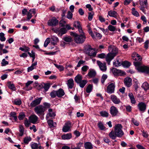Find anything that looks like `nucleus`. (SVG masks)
Returning a JSON list of instances; mask_svg holds the SVG:
<instances>
[{
	"mask_svg": "<svg viewBox=\"0 0 149 149\" xmlns=\"http://www.w3.org/2000/svg\"><path fill=\"white\" fill-rule=\"evenodd\" d=\"M122 125L120 124H117L114 127V131H112L109 134V137L112 139H115L117 137H120L124 134L122 129Z\"/></svg>",
	"mask_w": 149,
	"mask_h": 149,
	"instance_id": "f257e3e1",
	"label": "nucleus"
},
{
	"mask_svg": "<svg viewBox=\"0 0 149 149\" xmlns=\"http://www.w3.org/2000/svg\"><path fill=\"white\" fill-rule=\"evenodd\" d=\"M70 35L74 37L75 42L77 43H82L84 42L86 37L84 34L78 35L75 33L70 32Z\"/></svg>",
	"mask_w": 149,
	"mask_h": 149,
	"instance_id": "f03ea898",
	"label": "nucleus"
},
{
	"mask_svg": "<svg viewBox=\"0 0 149 149\" xmlns=\"http://www.w3.org/2000/svg\"><path fill=\"white\" fill-rule=\"evenodd\" d=\"M36 113L39 116H43L45 111L42 105H39L35 107L34 109Z\"/></svg>",
	"mask_w": 149,
	"mask_h": 149,
	"instance_id": "7ed1b4c3",
	"label": "nucleus"
},
{
	"mask_svg": "<svg viewBox=\"0 0 149 149\" xmlns=\"http://www.w3.org/2000/svg\"><path fill=\"white\" fill-rule=\"evenodd\" d=\"M109 53L116 56L118 52L117 48L113 45H111L109 46L108 48Z\"/></svg>",
	"mask_w": 149,
	"mask_h": 149,
	"instance_id": "20e7f679",
	"label": "nucleus"
},
{
	"mask_svg": "<svg viewBox=\"0 0 149 149\" xmlns=\"http://www.w3.org/2000/svg\"><path fill=\"white\" fill-rule=\"evenodd\" d=\"M111 72L115 76H123L125 74L123 71L116 68H113L111 69Z\"/></svg>",
	"mask_w": 149,
	"mask_h": 149,
	"instance_id": "39448f33",
	"label": "nucleus"
},
{
	"mask_svg": "<svg viewBox=\"0 0 149 149\" xmlns=\"http://www.w3.org/2000/svg\"><path fill=\"white\" fill-rule=\"evenodd\" d=\"M58 21L55 17H53L48 21V25L50 26H55L58 24Z\"/></svg>",
	"mask_w": 149,
	"mask_h": 149,
	"instance_id": "423d86ee",
	"label": "nucleus"
},
{
	"mask_svg": "<svg viewBox=\"0 0 149 149\" xmlns=\"http://www.w3.org/2000/svg\"><path fill=\"white\" fill-rule=\"evenodd\" d=\"M71 127V123L69 122H67L65 123V125L63 126L62 130L65 132L70 131Z\"/></svg>",
	"mask_w": 149,
	"mask_h": 149,
	"instance_id": "0eeeda50",
	"label": "nucleus"
},
{
	"mask_svg": "<svg viewBox=\"0 0 149 149\" xmlns=\"http://www.w3.org/2000/svg\"><path fill=\"white\" fill-rule=\"evenodd\" d=\"M97 63L102 71L105 72L107 70V68L105 63H102L99 61H97Z\"/></svg>",
	"mask_w": 149,
	"mask_h": 149,
	"instance_id": "6e6552de",
	"label": "nucleus"
},
{
	"mask_svg": "<svg viewBox=\"0 0 149 149\" xmlns=\"http://www.w3.org/2000/svg\"><path fill=\"white\" fill-rule=\"evenodd\" d=\"M110 111L112 116H117L118 113V109L114 106H112L111 107Z\"/></svg>",
	"mask_w": 149,
	"mask_h": 149,
	"instance_id": "1a4fd4ad",
	"label": "nucleus"
},
{
	"mask_svg": "<svg viewBox=\"0 0 149 149\" xmlns=\"http://www.w3.org/2000/svg\"><path fill=\"white\" fill-rule=\"evenodd\" d=\"M38 117L35 115L33 114L29 117V120L30 123L35 124L38 121Z\"/></svg>",
	"mask_w": 149,
	"mask_h": 149,
	"instance_id": "9d476101",
	"label": "nucleus"
},
{
	"mask_svg": "<svg viewBox=\"0 0 149 149\" xmlns=\"http://www.w3.org/2000/svg\"><path fill=\"white\" fill-rule=\"evenodd\" d=\"M115 84L113 83H111L109 84L107 87V92L109 93H113L114 91Z\"/></svg>",
	"mask_w": 149,
	"mask_h": 149,
	"instance_id": "9b49d317",
	"label": "nucleus"
},
{
	"mask_svg": "<svg viewBox=\"0 0 149 149\" xmlns=\"http://www.w3.org/2000/svg\"><path fill=\"white\" fill-rule=\"evenodd\" d=\"M110 98L112 102L115 104H118L120 102V99L114 95H111Z\"/></svg>",
	"mask_w": 149,
	"mask_h": 149,
	"instance_id": "f8f14e48",
	"label": "nucleus"
},
{
	"mask_svg": "<svg viewBox=\"0 0 149 149\" xmlns=\"http://www.w3.org/2000/svg\"><path fill=\"white\" fill-rule=\"evenodd\" d=\"M42 98V97H40L36 99L31 103V106L32 107H34L39 104Z\"/></svg>",
	"mask_w": 149,
	"mask_h": 149,
	"instance_id": "ddd939ff",
	"label": "nucleus"
},
{
	"mask_svg": "<svg viewBox=\"0 0 149 149\" xmlns=\"http://www.w3.org/2000/svg\"><path fill=\"white\" fill-rule=\"evenodd\" d=\"M86 53L89 56L93 57L95 56L96 54V53L94 49L92 48H89L88 49Z\"/></svg>",
	"mask_w": 149,
	"mask_h": 149,
	"instance_id": "4468645a",
	"label": "nucleus"
},
{
	"mask_svg": "<svg viewBox=\"0 0 149 149\" xmlns=\"http://www.w3.org/2000/svg\"><path fill=\"white\" fill-rule=\"evenodd\" d=\"M124 83L127 87H130L132 84V79L130 77H127L124 79Z\"/></svg>",
	"mask_w": 149,
	"mask_h": 149,
	"instance_id": "2eb2a0df",
	"label": "nucleus"
},
{
	"mask_svg": "<svg viewBox=\"0 0 149 149\" xmlns=\"http://www.w3.org/2000/svg\"><path fill=\"white\" fill-rule=\"evenodd\" d=\"M116 56L111 54V53H108L106 56V61L108 63V64H110V61L114 58Z\"/></svg>",
	"mask_w": 149,
	"mask_h": 149,
	"instance_id": "dca6fc26",
	"label": "nucleus"
},
{
	"mask_svg": "<svg viewBox=\"0 0 149 149\" xmlns=\"http://www.w3.org/2000/svg\"><path fill=\"white\" fill-rule=\"evenodd\" d=\"M138 107L140 111H144L146 109V105L144 103L141 102L138 104Z\"/></svg>",
	"mask_w": 149,
	"mask_h": 149,
	"instance_id": "f3484780",
	"label": "nucleus"
},
{
	"mask_svg": "<svg viewBox=\"0 0 149 149\" xmlns=\"http://www.w3.org/2000/svg\"><path fill=\"white\" fill-rule=\"evenodd\" d=\"M108 14L110 16L114 17L116 19L117 18L118 15V14L116 11L112 10L108 11Z\"/></svg>",
	"mask_w": 149,
	"mask_h": 149,
	"instance_id": "a211bd4d",
	"label": "nucleus"
},
{
	"mask_svg": "<svg viewBox=\"0 0 149 149\" xmlns=\"http://www.w3.org/2000/svg\"><path fill=\"white\" fill-rule=\"evenodd\" d=\"M52 30L55 32L57 33V32H59L62 35L65 33L67 32V30L65 28H62L60 29H58L57 30H54V29H53Z\"/></svg>",
	"mask_w": 149,
	"mask_h": 149,
	"instance_id": "6ab92c4d",
	"label": "nucleus"
},
{
	"mask_svg": "<svg viewBox=\"0 0 149 149\" xmlns=\"http://www.w3.org/2000/svg\"><path fill=\"white\" fill-rule=\"evenodd\" d=\"M48 113L46 116V119H48V118L49 117H52L55 116H56L55 113L52 111V110L51 109H48Z\"/></svg>",
	"mask_w": 149,
	"mask_h": 149,
	"instance_id": "aec40b11",
	"label": "nucleus"
},
{
	"mask_svg": "<svg viewBox=\"0 0 149 149\" xmlns=\"http://www.w3.org/2000/svg\"><path fill=\"white\" fill-rule=\"evenodd\" d=\"M33 82V81H29L26 83V86L24 88V89L26 91H29L31 90L32 87L29 86V85L32 84Z\"/></svg>",
	"mask_w": 149,
	"mask_h": 149,
	"instance_id": "412c9836",
	"label": "nucleus"
},
{
	"mask_svg": "<svg viewBox=\"0 0 149 149\" xmlns=\"http://www.w3.org/2000/svg\"><path fill=\"white\" fill-rule=\"evenodd\" d=\"M67 85L68 88L72 89L74 85V82L73 80L72 79H70L68 81Z\"/></svg>",
	"mask_w": 149,
	"mask_h": 149,
	"instance_id": "4be33fe9",
	"label": "nucleus"
},
{
	"mask_svg": "<svg viewBox=\"0 0 149 149\" xmlns=\"http://www.w3.org/2000/svg\"><path fill=\"white\" fill-rule=\"evenodd\" d=\"M91 24H88L87 27L88 29V31L89 33V34L91 36L92 38L93 39L95 38V35L93 34V31L91 30V27H90Z\"/></svg>",
	"mask_w": 149,
	"mask_h": 149,
	"instance_id": "5701e85b",
	"label": "nucleus"
},
{
	"mask_svg": "<svg viewBox=\"0 0 149 149\" xmlns=\"http://www.w3.org/2000/svg\"><path fill=\"white\" fill-rule=\"evenodd\" d=\"M140 62V61H138L134 62V65L135 66L136 69L139 72L141 71V68H142L143 67V66H140L141 63Z\"/></svg>",
	"mask_w": 149,
	"mask_h": 149,
	"instance_id": "b1692460",
	"label": "nucleus"
},
{
	"mask_svg": "<svg viewBox=\"0 0 149 149\" xmlns=\"http://www.w3.org/2000/svg\"><path fill=\"white\" fill-rule=\"evenodd\" d=\"M57 96L58 97H61L65 95L64 91L61 88L59 89L56 91Z\"/></svg>",
	"mask_w": 149,
	"mask_h": 149,
	"instance_id": "393cba45",
	"label": "nucleus"
},
{
	"mask_svg": "<svg viewBox=\"0 0 149 149\" xmlns=\"http://www.w3.org/2000/svg\"><path fill=\"white\" fill-rule=\"evenodd\" d=\"M72 137V134L71 133L64 134L61 136L62 139L63 140L69 139H70Z\"/></svg>",
	"mask_w": 149,
	"mask_h": 149,
	"instance_id": "a878e982",
	"label": "nucleus"
},
{
	"mask_svg": "<svg viewBox=\"0 0 149 149\" xmlns=\"http://www.w3.org/2000/svg\"><path fill=\"white\" fill-rule=\"evenodd\" d=\"M58 41V38L54 36L52 37L51 43L53 45H55Z\"/></svg>",
	"mask_w": 149,
	"mask_h": 149,
	"instance_id": "bb28decb",
	"label": "nucleus"
},
{
	"mask_svg": "<svg viewBox=\"0 0 149 149\" xmlns=\"http://www.w3.org/2000/svg\"><path fill=\"white\" fill-rule=\"evenodd\" d=\"M141 71L140 72H145L149 75V67L147 66H143V68H141Z\"/></svg>",
	"mask_w": 149,
	"mask_h": 149,
	"instance_id": "cd10ccee",
	"label": "nucleus"
},
{
	"mask_svg": "<svg viewBox=\"0 0 149 149\" xmlns=\"http://www.w3.org/2000/svg\"><path fill=\"white\" fill-rule=\"evenodd\" d=\"M84 147L86 149H92L93 148L91 143L86 142L84 144Z\"/></svg>",
	"mask_w": 149,
	"mask_h": 149,
	"instance_id": "c85d7f7f",
	"label": "nucleus"
},
{
	"mask_svg": "<svg viewBox=\"0 0 149 149\" xmlns=\"http://www.w3.org/2000/svg\"><path fill=\"white\" fill-rule=\"evenodd\" d=\"M7 85L8 88L13 91H15L16 89L14 84L10 81H8L7 83Z\"/></svg>",
	"mask_w": 149,
	"mask_h": 149,
	"instance_id": "c756f323",
	"label": "nucleus"
},
{
	"mask_svg": "<svg viewBox=\"0 0 149 149\" xmlns=\"http://www.w3.org/2000/svg\"><path fill=\"white\" fill-rule=\"evenodd\" d=\"M19 131L20 132L19 136H22L23 135L24 133V127L22 125H19Z\"/></svg>",
	"mask_w": 149,
	"mask_h": 149,
	"instance_id": "7c9ffc66",
	"label": "nucleus"
},
{
	"mask_svg": "<svg viewBox=\"0 0 149 149\" xmlns=\"http://www.w3.org/2000/svg\"><path fill=\"white\" fill-rule=\"evenodd\" d=\"M82 77L80 74L77 75L75 78V81L77 83H79L82 80Z\"/></svg>",
	"mask_w": 149,
	"mask_h": 149,
	"instance_id": "2f4dec72",
	"label": "nucleus"
},
{
	"mask_svg": "<svg viewBox=\"0 0 149 149\" xmlns=\"http://www.w3.org/2000/svg\"><path fill=\"white\" fill-rule=\"evenodd\" d=\"M47 123L50 127L52 128L56 127V123H54L53 121L52 120H48Z\"/></svg>",
	"mask_w": 149,
	"mask_h": 149,
	"instance_id": "473e14b6",
	"label": "nucleus"
},
{
	"mask_svg": "<svg viewBox=\"0 0 149 149\" xmlns=\"http://www.w3.org/2000/svg\"><path fill=\"white\" fill-rule=\"evenodd\" d=\"M37 64V62H35L33 63L30 67L28 68L27 71L28 72H30V71L32 70L33 69L35 68V67Z\"/></svg>",
	"mask_w": 149,
	"mask_h": 149,
	"instance_id": "72a5a7b5",
	"label": "nucleus"
},
{
	"mask_svg": "<svg viewBox=\"0 0 149 149\" xmlns=\"http://www.w3.org/2000/svg\"><path fill=\"white\" fill-rule=\"evenodd\" d=\"M139 1L141 6H147L148 5L147 0H139Z\"/></svg>",
	"mask_w": 149,
	"mask_h": 149,
	"instance_id": "f704fd0d",
	"label": "nucleus"
},
{
	"mask_svg": "<svg viewBox=\"0 0 149 149\" xmlns=\"http://www.w3.org/2000/svg\"><path fill=\"white\" fill-rule=\"evenodd\" d=\"M100 114L102 117H108L109 115L108 112L106 111H100Z\"/></svg>",
	"mask_w": 149,
	"mask_h": 149,
	"instance_id": "c9c22d12",
	"label": "nucleus"
},
{
	"mask_svg": "<svg viewBox=\"0 0 149 149\" xmlns=\"http://www.w3.org/2000/svg\"><path fill=\"white\" fill-rule=\"evenodd\" d=\"M87 83V81L86 80H82L78 84H79L80 86L83 88L85 86Z\"/></svg>",
	"mask_w": 149,
	"mask_h": 149,
	"instance_id": "e433bc0d",
	"label": "nucleus"
},
{
	"mask_svg": "<svg viewBox=\"0 0 149 149\" xmlns=\"http://www.w3.org/2000/svg\"><path fill=\"white\" fill-rule=\"evenodd\" d=\"M96 73L93 70H90L88 73V76L90 77H93L95 76Z\"/></svg>",
	"mask_w": 149,
	"mask_h": 149,
	"instance_id": "4c0bfd02",
	"label": "nucleus"
},
{
	"mask_svg": "<svg viewBox=\"0 0 149 149\" xmlns=\"http://www.w3.org/2000/svg\"><path fill=\"white\" fill-rule=\"evenodd\" d=\"M142 87L145 90H146L148 89L149 88V85L148 83L147 82H145L143 84Z\"/></svg>",
	"mask_w": 149,
	"mask_h": 149,
	"instance_id": "58836bf2",
	"label": "nucleus"
},
{
	"mask_svg": "<svg viewBox=\"0 0 149 149\" xmlns=\"http://www.w3.org/2000/svg\"><path fill=\"white\" fill-rule=\"evenodd\" d=\"M50 106L51 105L49 103L45 102L43 103V105H42V106L44 108L45 110V111L47 109L49 108L50 107Z\"/></svg>",
	"mask_w": 149,
	"mask_h": 149,
	"instance_id": "ea45409f",
	"label": "nucleus"
},
{
	"mask_svg": "<svg viewBox=\"0 0 149 149\" xmlns=\"http://www.w3.org/2000/svg\"><path fill=\"white\" fill-rule=\"evenodd\" d=\"M82 144L81 143H79L77 144V146L74 147H73V146H72L70 149H80Z\"/></svg>",
	"mask_w": 149,
	"mask_h": 149,
	"instance_id": "a19ab883",
	"label": "nucleus"
},
{
	"mask_svg": "<svg viewBox=\"0 0 149 149\" xmlns=\"http://www.w3.org/2000/svg\"><path fill=\"white\" fill-rule=\"evenodd\" d=\"M31 138L30 136H27L24 138V143L28 144L29 142L31 141Z\"/></svg>",
	"mask_w": 149,
	"mask_h": 149,
	"instance_id": "79ce46f5",
	"label": "nucleus"
},
{
	"mask_svg": "<svg viewBox=\"0 0 149 149\" xmlns=\"http://www.w3.org/2000/svg\"><path fill=\"white\" fill-rule=\"evenodd\" d=\"M108 29L111 31L113 32L116 31V27L113 26L111 25H109L108 27Z\"/></svg>",
	"mask_w": 149,
	"mask_h": 149,
	"instance_id": "37998d69",
	"label": "nucleus"
},
{
	"mask_svg": "<svg viewBox=\"0 0 149 149\" xmlns=\"http://www.w3.org/2000/svg\"><path fill=\"white\" fill-rule=\"evenodd\" d=\"M132 13L133 15L136 17H138L139 15L138 12L135 10L134 8H132Z\"/></svg>",
	"mask_w": 149,
	"mask_h": 149,
	"instance_id": "c03bdc74",
	"label": "nucleus"
},
{
	"mask_svg": "<svg viewBox=\"0 0 149 149\" xmlns=\"http://www.w3.org/2000/svg\"><path fill=\"white\" fill-rule=\"evenodd\" d=\"M74 26L75 27H77L78 29L80 28L81 26L79 22H75L73 24Z\"/></svg>",
	"mask_w": 149,
	"mask_h": 149,
	"instance_id": "a18cd8bd",
	"label": "nucleus"
},
{
	"mask_svg": "<svg viewBox=\"0 0 149 149\" xmlns=\"http://www.w3.org/2000/svg\"><path fill=\"white\" fill-rule=\"evenodd\" d=\"M31 146L32 149H38V146L37 143H32Z\"/></svg>",
	"mask_w": 149,
	"mask_h": 149,
	"instance_id": "49530a36",
	"label": "nucleus"
},
{
	"mask_svg": "<svg viewBox=\"0 0 149 149\" xmlns=\"http://www.w3.org/2000/svg\"><path fill=\"white\" fill-rule=\"evenodd\" d=\"M93 86L92 85L89 84L87 87L86 89V91L88 93H90L92 90Z\"/></svg>",
	"mask_w": 149,
	"mask_h": 149,
	"instance_id": "de8ad7c7",
	"label": "nucleus"
},
{
	"mask_svg": "<svg viewBox=\"0 0 149 149\" xmlns=\"http://www.w3.org/2000/svg\"><path fill=\"white\" fill-rule=\"evenodd\" d=\"M98 125L99 127L101 130H104L106 128L103 124L101 122H99L98 123Z\"/></svg>",
	"mask_w": 149,
	"mask_h": 149,
	"instance_id": "09e8293b",
	"label": "nucleus"
},
{
	"mask_svg": "<svg viewBox=\"0 0 149 149\" xmlns=\"http://www.w3.org/2000/svg\"><path fill=\"white\" fill-rule=\"evenodd\" d=\"M5 34L3 33H0V40L1 41H4L6 40V38L4 37Z\"/></svg>",
	"mask_w": 149,
	"mask_h": 149,
	"instance_id": "8fccbe9b",
	"label": "nucleus"
},
{
	"mask_svg": "<svg viewBox=\"0 0 149 149\" xmlns=\"http://www.w3.org/2000/svg\"><path fill=\"white\" fill-rule=\"evenodd\" d=\"M50 38H47L45 42L44 45V47H46L50 42Z\"/></svg>",
	"mask_w": 149,
	"mask_h": 149,
	"instance_id": "3c124183",
	"label": "nucleus"
},
{
	"mask_svg": "<svg viewBox=\"0 0 149 149\" xmlns=\"http://www.w3.org/2000/svg\"><path fill=\"white\" fill-rule=\"evenodd\" d=\"M54 65L60 71H63L64 70V68L61 65H58L56 64H54Z\"/></svg>",
	"mask_w": 149,
	"mask_h": 149,
	"instance_id": "603ef678",
	"label": "nucleus"
},
{
	"mask_svg": "<svg viewBox=\"0 0 149 149\" xmlns=\"http://www.w3.org/2000/svg\"><path fill=\"white\" fill-rule=\"evenodd\" d=\"M28 54L29 55V56L33 58V61L35 58V53L33 51H32L31 53H30L29 52H28Z\"/></svg>",
	"mask_w": 149,
	"mask_h": 149,
	"instance_id": "864d4df0",
	"label": "nucleus"
},
{
	"mask_svg": "<svg viewBox=\"0 0 149 149\" xmlns=\"http://www.w3.org/2000/svg\"><path fill=\"white\" fill-rule=\"evenodd\" d=\"M94 33L95 34V37H96L98 39H100L101 38L102 36L101 34H100V33H98L97 32H94ZM96 38H95V39H94V40L96 39Z\"/></svg>",
	"mask_w": 149,
	"mask_h": 149,
	"instance_id": "5fc2aeb1",
	"label": "nucleus"
},
{
	"mask_svg": "<svg viewBox=\"0 0 149 149\" xmlns=\"http://www.w3.org/2000/svg\"><path fill=\"white\" fill-rule=\"evenodd\" d=\"M29 48L28 47H25L24 48L20 47L19 48V49L22 51L24 52H27L29 51Z\"/></svg>",
	"mask_w": 149,
	"mask_h": 149,
	"instance_id": "6e6d98bb",
	"label": "nucleus"
},
{
	"mask_svg": "<svg viewBox=\"0 0 149 149\" xmlns=\"http://www.w3.org/2000/svg\"><path fill=\"white\" fill-rule=\"evenodd\" d=\"M14 103L17 105H20L21 103V101L19 99H16L14 101Z\"/></svg>",
	"mask_w": 149,
	"mask_h": 149,
	"instance_id": "4d7b16f0",
	"label": "nucleus"
},
{
	"mask_svg": "<svg viewBox=\"0 0 149 149\" xmlns=\"http://www.w3.org/2000/svg\"><path fill=\"white\" fill-rule=\"evenodd\" d=\"M50 95L52 98L55 97L56 96H57L56 91H52L50 93Z\"/></svg>",
	"mask_w": 149,
	"mask_h": 149,
	"instance_id": "13d9d810",
	"label": "nucleus"
},
{
	"mask_svg": "<svg viewBox=\"0 0 149 149\" xmlns=\"http://www.w3.org/2000/svg\"><path fill=\"white\" fill-rule=\"evenodd\" d=\"M10 115L11 116L14 118V119L16 121L17 120V118L16 116V114L14 112H11L10 113Z\"/></svg>",
	"mask_w": 149,
	"mask_h": 149,
	"instance_id": "bf43d9fd",
	"label": "nucleus"
},
{
	"mask_svg": "<svg viewBox=\"0 0 149 149\" xmlns=\"http://www.w3.org/2000/svg\"><path fill=\"white\" fill-rule=\"evenodd\" d=\"M8 64V61H6L5 59H3L1 62V64L2 66H4Z\"/></svg>",
	"mask_w": 149,
	"mask_h": 149,
	"instance_id": "052dcab7",
	"label": "nucleus"
},
{
	"mask_svg": "<svg viewBox=\"0 0 149 149\" xmlns=\"http://www.w3.org/2000/svg\"><path fill=\"white\" fill-rule=\"evenodd\" d=\"M73 14L70 11H68L67 15V18L69 19H71L72 17Z\"/></svg>",
	"mask_w": 149,
	"mask_h": 149,
	"instance_id": "680f3d73",
	"label": "nucleus"
},
{
	"mask_svg": "<svg viewBox=\"0 0 149 149\" xmlns=\"http://www.w3.org/2000/svg\"><path fill=\"white\" fill-rule=\"evenodd\" d=\"M113 65L117 67L120 65V63L118 60L117 59L113 62Z\"/></svg>",
	"mask_w": 149,
	"mask_h": 149,
	"instance_id": "e2e57ef3",
	"label": "nucleus"
},
{
	"mask_svg": "<svg viewBox=\"0 0 149 149\" xmlns=\"http://www.w3.org/2000/svg\"><path fill=\"white\" fill-rule=\"evenodd\" d=\"M107 78V76L106 74H103L102 76L101 81L102 83L103 84L104 82V81Z\"/></svg>",
	"mask_w": 149,
	"mask_h": 149,
	"instance_id": "0e129e2a",
	"label": "nucleus"
},
{
	"mask_svg": "<svg viewBox=\"0 0 149 149\" xmlns=\"http://www.w3.org/2000/svg\"><path fill=\"white\" fill-rule=\"evenodd\" d=\"M141 59H141V56L140 55H139V54L137 56H136V57L135 58H134V59H133V60H134L135 61H141Z\"/></svg>",
	"mask_w": 149,
	"mask_h": 149,
	"instance_id": "69168bd1",
	"label": "nucleus"
},
{
	"mask_svg": "<svg viewBox=\"0 0 149 149\" xmlns=\"http://www.w3.org/2000/svg\"><path fill=\"white\" fill-rule=\"evenodd\" d=\"M24 124L26 127H28L30 125V122L28 121L27 118L24 120Z\"/></svg>",
	"mask_w": 149,
	"mask_h": 149,
	"instance_id": "338daca9",
	"label": "nucleus"
},
{
	"mask_svg": "<svg viewBox=\"0 0 149 149\" xmlns=\"http://www.w3.org/2000/svg\"><path fill=\"white\" fill-rule=\"evenodd\" d=\"M50 87V85L49 84H44V88L46 91H48Z\"/></svg>",
	"mask_w": 149,
	"mask_h": 149,
	"instance_id": "774afa93",
	"label": "nucleus"
}]
</instances>
